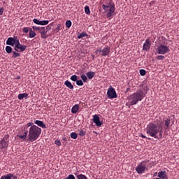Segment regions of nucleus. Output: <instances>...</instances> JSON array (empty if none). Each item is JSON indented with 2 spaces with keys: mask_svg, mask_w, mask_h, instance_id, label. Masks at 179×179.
I'll use <instances>...</instances> for the list:
<instances>
[{
  "mask_svg": "<svg viewBox=\"0 0 179 179\" xmlns=\"http://www.w3.org/2000/svg\"><path fill=\"white\" fill-rule=\"evenodd\" d=\"M162 122L150 123L146 127V134L155 139H163V126Z\"/></svg>",
  "mask_w": 179,
  "mask_h": 179,
  "instance_id": "obj_1",
  "label": "nucleus"
},
{
  "mask_svg": "<svg viewBox=\"0 0 179 179\" xmlns=\"http://www.w3.org/2000/svg\"><path fill=\"white\" fill-rule=\"evenodd\" d=\"M29 128L28 132V141L29 142H34V141H37L38 138H40V135H41V128L36 126L33 122H28L24 127V129H27Z\"/></svg>",
  "mask_w": 179,
  "mask_h": 179,
  "instance_id": "obj_2",
  "label": "nucleus"
},
{
  "mask_svg": "<svg viewBox=\"0 0 179 179\" xmlns=\"http://www.w3.org/2000/svg\"><path fill=\"white\" fill-rule=\"evenodd\" d=\"M146 93H148V87L145 86L143 89L138 90L136 92L129 96L128 104H129V106H135V104H138V101H142V100H143Z\"/></svg>",
  "mask_w": 179,
  "mask_h": 179,
  "instance_id": "obj_3",
  "label": "nucleus"
},
{
  "mask_svg": "<svg viewBox=\"0 0 179 179\" xmlns=\"http://www.w3.org/2000/svg\"><path fill=\"white\" fill-rule=\"evenodd\" d=\"M7 45H11V47H14V51H19L20 52H23L26 51V48L27 46L26 45L20 44V41H19L17 36H14L13 38L9 37L6 41Z\"/></svg>",
  "mask_w": 179,
  "mask_h": 179,
  "instance_id": "obj_4",
  "label": "nucleus"
},
{
  "mask_svg": "<svg viewBox=\"0 0 179 179\" xmlns=\"http://www.w3.org/2000/svg\"><path fill=\"white\" fill-rule=\"evenodd\" d=\"M105 3L106 4L102 5V8L104 12H108L106 17L108 18L111 17V16H113V13L115 12V5L111 0H108Z\"/></svg>",
  "mask_w": 179,
  "mask_h": 179,
  "instance_id": "obj_5",
  "label": "nucleus"
},
{
  "mask_svg": "<svg viewBox=\"0 0 179 179\" xmlns=\"http://www.w3.org/2000/svg\"><path fill=\"white\" fill-rule=\"evenodd\" d=\"M169 52H170V48L166 45L160 44L157 48V54L164 55Z\"/></svg>",
  "mask_w": 179,
  "mask_h": 179,
  "instance_id": "obj_6",
  "label": "nucleus"
},
{
  "mask_svg": "<svg viewBox=\"0 0 179 179\" xmlns=\"http://www.w3.org/2000/svg\"><path fill=\"white\" fill-rule=\"evenodd\" d=\"M148 163V161H143L137 166V167L136 168V171L138 173V174H142L145 173V170H148V166H146Z\"/></svg>",
  "mask_w": 179,
  "mask_h": 179,
  "instance_id": "obj_7",
  "label": "nucleus"
},
{
  "mask_svg": "<svg viewBox=\"0 0 179 179\" xmlns=\"http://www.w3.org/2000/svg\"><path fill=\"white\" fill-rule=\"evenodd\" d=\"M107 96L109 99H117V97H118V96L117 95V92H115V90L113 87L108 88L107 92Z\"/></svg>",
  "mask_w": 179,
  "mask_h": 179,
  "instance_id": "obj_8",
  "label": "nucleus"
},
{
  "mask_svg": "<svg viewBox=\"0 0 179 179\" xmlns=\"http://www.w3.org/2000/svg\"><path fill=\"white\" fill-rule=\"evenodd\" d=\"M8 142H9L8 136H4L0 142V150H2V149H5V148H6L9 145L8 144Z\"/></svg>",
  "mask_w": 179,
  "mask_h": 179,
  "instance_id": "obj_9",
  "label": "nucleus"
},
{
  "mask_svg": "<svg viewBox=\"0 0 179 179\" xmlns=\"http://www.w3.org/2000/svg\"><path fill=\"white\" fill-rule=\"evenodd\" d=\"M110 52V48L109 46H105L104 48H101V55L102 57H107Z\"/></svg>",
  "mask_w": 179,
  "mask_h": 179,
  "instance_id": "obj_10",
  "label": "nucleus"
},
{
  "mask_svg": "<svg viewBox=\"0 0 179 179\" xmlns=\"http://www.w3.org/2000/svg\"><path fill=\"white\" fill-rule=\"evenodd\" d=\"M93 122L96 124V127H101L103 125V122L100 121V117H99V115H94L93 116Z\"/></svg>",
  "mask_w": 179,
  "mask_h": 179,
  "instance_id": "obj_11",
  "label": "nucleus"
},
{
  "mask_svg": "<svg viewBox=\"0 0 179 179\" xmlns=\"http://www.w3.org/2000/svg\"><path fill=\"white\" fill-rule=\"evenodd\" d=\"M152 45V43L150 40L146 39L145 42L143 43V51H149L150 50V46Z\"/></svg>",
  "mask_w": 179,
  "mask_h": 179,
  "instance_id": "obj_12",
  "label": "nucleus"
},
{
  "mask_svg": "<svg viewBox=\"0 0 179 179\" xmlns=\"http://www.w3.org/2000/svg\"><path fill=\"white\" fill-rule=\"evenodd\" d=\"M34 124H36V125H38V127H40L41 128H43V129L47 128V126L45 125V124H44V122L41 120H36L34 122Z\"/></svg>",
  "mask_w": 179,
  "mask_h": 179,
  "instance_id": "obj_13",
  "label": "nucleus"
},
{
  "mask_svg": "<svg viewBox=\"0 0 179 179\" xmlns=\"http://www.w3.org/2000/svg\"><path fill=\"white\" fill-rule=\"evenodd\" d=\"M164 122L165 125V129H170L171 126H170V118L165 117L164 119Z\"/></svg>",
  "mask_w": 179,
  "mask_h": 179,
  "instance_id": "obj_14",
  "label": "nucleus"
},
{
  "mask_svg": "<svg viewBox=\"0 0 179 179\" xmlns=\"http://www.w3.org/2000/svg\"><path fill=\"white\" fill-rule=\"evenodd\" d=\"M158 177L162 179H169L167 177V173H166V171L159 172Z\"/></svg>",
  "mask_w": 179,
  "mask_h": 179,
  "instance_id": "obj_15",
  "label": "nucleus"
},
{
  "mask_svg": "<svg viewBox=\"0 0 179 179\" xmlns=\"http://www.w3.org/2000/svg\"><path fill=\"white\" fill-rule=\"evenodd\" d=\"M79 111V104H76L71 108L72 114H76Z\"/></svg>",
  "mask_w": 179,
  "mask_h": 179,
  "instance_id": "obj_16",
  "label": "nucleus"
},
{
  "mask_svg": "<svg viewBox=\"0 0 179 179\" xmlns=\"http://www.w3.org/2000/svg\"><path fill=\"white\" fill-rule=\"evenodd\" d=\"M65 86L68 87L69 89H71V90H73V85L69 80H66L64 83Z\"/></svg>",
  "mask_w": 179,
  "mask_h": 179,
  "instance_id": "obj_17",
  "label": "nucleus"
},
{
  "mask_svg": "<svg viewBox=\"0 0 179 179\" xmlns=\"http://www.w3.org/2000/svg\"><path fill=\"white\" fill-rule=\"evenodd\" d=\"M94 75H96V73L93 71H88L86 73L87 78H88V79H92V78H94Z\"/></svg>",
  "mask_w": 179,
  "mask_h": 179,
  "instance_id": "obj_18",
  "label": "nucleus"
},
{
  "mask_svg": "<svg viewBox=\"0 0 179 179\" xmlns=\"http://www.w3.org/2000/svg\"><path fill=\"white\" fill-rule=\"evenodd\" d=\"M28 96L29 94H27V93L20 94H18V99L23 100V99H27Z\"/></svg>",
  "mask_w": 179,
  "mask_h": 179,
  "instance_id": "obj_19",
  "label": "nucleus"
},
{
  "mask_svg": "<svg viewBox=\"0 0 179 179\" xmlns=\"http://www.w3.org/2000/svg\"><path fill=\"white\" fill-rule=\"evenodd\" d=\"M35 36H37V34H36V32H34L33 31V29L31 28L29 29V38H34V37Z\"/></svg>",
  "mask_w": 179,
  "mask_h": 179,
  "instance_id": "obj_20",
  "label": "nucleus"
},
{
  "mask_svg": "<svg viewBox=\"0 0 179 179\" xmlns=\"http://www.w3.org/2000/svg\"><path fill=\"white\" fill-rule=\"evenodd\" d=\"M12 178H13V174L8 173V175L1 176L0 179H12Z\"/></svg>",
  "mask_w": 179,
  "mask_h": 179,
  "instance_id": "obj_21",
  "label": "nucleus"
},
{
  "mask_svg": "<svg viewBox=\"0 0 179 179\" xmlns=\"http://www.w3.org/2000/svg\"><path fill=\"white\" fill-rule=\"evenodd\" d=\"M20 50H18V51H13V58H17V57H20Z\"/></svg>",
  "mask_w": 179,
  "mask_h": 179,
  "instance_id": "obj_22",
  "label": "nucleus"
},
{
  "mask_svg": "<svg viewBox=\"0 0 179 179\" xmlns=\"http://www.w3.org/2000/svg\"><path fill=\"white\" fill-rule=\"evenodd\" d=\"M27 134H28V131H26L25 132H24V135H20L18 136L20 139H22L23 141H24L27 138Z\"/></svg>",
  "mask_w": 179,
  "mask_h": 179,
  "instance_id": "obj_23",
  "label": "nucleus"
},
{
  "mask_svg": "<svg viewBox=\"0 0 179 179\" xmlns=\"http://www.w3.org/2000/svg\"><path fill=\"white\" fill-rule=\"evenodd\" d=\"M40 34H47V31L45 27H41L39 29Z\"/></svg>",
  "mask_w": 179,
  "mask_h": 179,
  "instance_id": "obj_24",
  "label": "nucleus"
},
{
  "mask_svg": "<svg viewBox=\"0 0 179 179\" xmlns=\"http://www.w3.org/2000/svg\"><path fill=\"white\" fill-rule=\"evenodd\" d=\"M83 37H87V34L85 31L82 32L80 34L78 35V38H83Z\"/></svg>",
  "mask_w": 179,
  "mask_h": 179,
  "instance_id": "obj_25",
  "label": "nucleus"
},
{
  "mask_svg": "<svg viewBox=\"0 0 179 179\" xmlns=\"http://www.w3.org/2000/svg\"><path fill=\"white\" fill-rule=\"evenodd\" d=\"M76 178L77 179H88L87 176H85V175H83L82 173H80L79 175H77L76 176Z\"/></svg>",
  "mask_w": 179,
  "mask_h": 179,
  "instance_id": "obj_26",
  "label": "nucleus"
},
{
  "mask_svg": "<svg viewBox=\"0 0 179 179\" xmlns=\"http://www.w3.org/2000/svg\"><path fill=\"white\" fill-rule=\"evenodd\" d=\"M70 136L72 139H77L78 134H76V132H72V133H71Z\"/></svg>",
  "mask_w": 179,
  "mask_h": 179,
  "instance_id": "obj_27",
  "label": "nucleus"
},
{
  "mask_svg": "<svg viewBox=\"0 0 179 179\" xmlns=\"http://www.w3.org/2000/svg\"><path fill=\"white\" fill-rule=\"evenodd\" d=\"M48 23H50V21L43 20V21H41V24L39 26H47V24H48Z\"/></svg>",
  "mask_w": 179,
  "mask_h": 179,
  "instance_id": "obj_28",
  "label": "nucleus"
},
{
  "mask_svg": "<svg viewBox=\"0 0 179 179\" xmlns=\"http://www.w3.org/2000/svg\"><path fill=\"white\" fill-rule=\"evenodd\" d=\"M78 135L80 136H85L86 135V131H83V129H78Z\"/></svg>",
  "mask_w": 179,
  "mask_h": 179,
  "instance_id": "obj_29",
  "label": "nucleus"
},
{
  "mask_svg": "<svg viewBox=\"0 0 179 179\" xmlns=\"http://www.w3.org/2000/svg\"><path fill=\"white\" fill-rule=\"evenodd\" d=\"M6 52H7V54H11L12 52V47L10 46H6Z\"/></svg>",
  "mask_w": 179,
  "mask_h": 179,
  "instance_id": "obj_30",
  "label": "nucleus"
},
{
  "mask_svg": "<svg viewBox=\"0 0 179 179\" xmlns=\"http://www.w3.org/2000/svg\"><path fill=\"white\" fill-rule=\"evenodd\" d=\"M85 13L86 15H90V8H89V6L85 7Z\"/></svg>",
  "mask_w": 179,
  "mask_h": 179,
  "instance_id": "obj_31",
  "label": "nucleus"
},
{
  "mask_svg": "<svg viewBox=\"0 0 179 179\" xmlns=\"http://www.w3.org/2000/svg\"><path fill=\"white\" fill-rule=\"evenodd\" d=\"M71 80H72L73 82H76L78 80V76L76 75L71 76Z\"/></svg>",
  "mask_w": 179,
  "mask_h": 179,
  "instance_id": "obj_32",
  "label": "nucleus"
},
{
  "mask_svg": "<svg viewBox=\"0 0 179 179\" xmlns=\"http://www.w3.org/2000/svg\"><path fill=\"white\" fill-rule=\"evenodd\" d=\"M71 26H72V22H71V20H67L66 22V27L69 29L71 27Z\"/></svg>",
  "mask_w": 179,
  "mask_h": 179,
  "instance_id": "obj_33",
  "label": "nucleus"
},
{
  "mask_svg": "<svg viewBox=\"0 0 179 179\" xmlns=\"http://www.w3.org/2000/svg\"><path fill=\"white\" fill-rule=\"evenodd\" d=\"M81 79L85 83L87 82V76L85 74L81 75Z\"/></svg>",
  "mask_w": 179,
  "mask_h": 179,
  "instance_id": "obj_34",
  "label": "nucleus"
},
{
  "mask_svg": "<svg viewBox=\"0 0 179 179\" xmlns=\"http://www.w3.org/2000/svg\"><path fill=\"white\" fill-rule=\"evenodd\" d=\"M166 57H164V55L157 56V59H158V61H163V59H164Z\"/></svg>",
  "mask_w": 179,
  "mask_h": 179,
  "instance_id": "obj_35",
  "label": "nucleus"
},
{
  "mask_svg": "<svg viewBox=\"0 0 179 179\" xmlns=\"http://www.w3.org/2000/svg\"><path fill=\"white\" fill-rule=\"evenodd\" d=\"M76 85L78 86H83V81H82V80H77Z\"/></svg>",
  "mask_w": 179,
  "mask_h": 179,
  "instance_id": "obj_36",
  "label": "nucleus"
},
{
  "mask_svg": "<svg viewBox=\"0 0 179 179\" xmlns=\"http://www.w3.org/2000/svg\"><path fill=\"white\" fill-rule=\"evenodd\" d=\"M59 30H62V25L61 24H59L56 28L57 33H58Z\"/></svg>",
  "mask_w": 179,
  "mask_h": 179,
  "instance_id": "obj_37",
  "label": "nucleus"
},
{
  "mask_svg": "<svg viewBox=\"0 0 179 179\" xmlns=\"http://www.w3.org/2000/svg\"><path fill=\"white\" fill-rule=\"evenodd\" d=\"M140 75L141 76H145L146 75V71L144 69H141L140 70Z\"/></svg>",
  "mask_w": 179,
  "mask_h": 179,
  "instance_id": "obj_38",
  "label": "nucleus"
},
{
  "mask_svg": "<svg viewBox=\"0 0 179 179\" xmlns=\"http://www.w3.org/2000/svg\"><path fill=\"white\" fill-rule=\"evenodd\" d=\"M30 29L31 28H29V27H24L22 29V31H23V33H27V32L30 31Z\"/></svg>",
  "mask_w": 179,
  "mask_h": 179,
  "instance_id": "obj_39",
  "label": "nucleus"
},
{
  "mask_svg": "<svg viewBox=\"0 0 179 179\" xmlns=\"http://www.w3.org/2000/svg\"><path fill=\"white\" fill-rule=\"evenodd\" d=\"M33 22H34V23H35V24H38V25L40 26V24H41V21H40L39 20H37V19L34 18V19L33 20Z\"/></svg>",
  "mask_w": 179,
  "mask_h": 179,
  "instance_id": "obj_40",
  "label": "nucleus"
},
{
  "mask_svg": "<svg viewBox=\"0 0 179 179\" xmlns=\"http://www.w3.org/2000/svg\"><path fill=\"white\" fill-rule=\"evenodd\" d=\"M55 145H57V146H61V145H62L61 141H60V140H58V139H57V140L55 141Z\"/></svg>",
  "mask_w": 179,
  "mask_h": 179,
  "instance_id": "obj_41",
  "label": "nucleus"
},
{
  "mask_svg": "<svg viewBox=\"0 0 179 179\" xmlns=\"http://www.w3.org/2000/svg\"><path fill=\"white\" fill-rule=\"evenodd\" d=\"M66 179H76L75 178V176L71 174V175H69L68 177L66 178Z\"/></svg>",
  "mask_w": 179,
  "mask_h": 179,
  "instance_id": "obj_42",
  "label": "nucleus"
},
{
  "mask_svg": "<svg viewBox=\"0 0 179 179\" xmlns=\"http://www.w3.org/2000/svg\"><path fill=\"white\" fill-rule=\"evenodd\" d=\"M33 30H36L38 31H40L41 27H32Z\"/></svg>",
  "mask_w": 179,
  "mask_h": 179,
  "instance_id": "obj_43",
  "label": "nucleus"
},
{
  "mask_svg": "<svg viewBox=\"0 0 179 179\" xmlns=\"http://www.w3.org/2000/svg\"><path fill=\"white\" fill-rule=\"evenodd\" d=\"M95 52L96 54H97V55H100V54H101V48H100L99 50H96Z\"/></svg>",
  "mask_w": 179,
  "mask_h": 179,
  "instance_id": "obj_44",
  "label": "nucleus"
},
{
  "mask_svg": "<svg viewBox=\"0 0 179 179\" xmlns=\"http://www.w3.org/2000/svg\"><path fill=\"white\" fill-rule=\"evenodd\" d=\"M3 10H4L3 7H1L0 8V16H2V15H3Z\"/></svg>",
  "mask_w": 179,
  "mask_h": 179,
  "instance_id": "obj_45",
  "label": "nucleus"
},
{
  "mask_svg": "<svg viewBox=\"0 0 179 179\" xmlns=\"http://www.w3.org/2000/svg\"><path fill=\"white\" fill-rule=\"evenodd\" d=\"M45 29L46 30V31L48 33V31H50V30H51V27L50 25H48L46 27V28H45Z\"/></svg>",
  "mask_w": 179,
  "mask_h": 179,
  "instance_id": "obj_46",
  "label": "nucleus"
},
{
  "mask_svg": "<svg viewBox=\"0 0 179 179\" xmlns=\"http://www.w3.org/2000/svg\"><path fill=\"white\" fill-rule=\"evenodd\" d=\"M46 34H41L42 38H47V36H45Z\"/></svg>",
  "mask_w": 179,
  "mask_h": 179,
  "instance_id": "obj_47",
  "label": "nucleus"
},
{
  "mask_svg": "<svg viewBox=\"0 0 179 179\" xmlns=\"http://www.w3.org/2000/svg\"><path fill=\"white\" fill-rule=\"evenodd\" d=\"M141 138H146V136H145V135H143V134H141Z\"/></svg>",
  "mask_w": 179,
  "mask_h": 179,
  "instance_id": "obj_48",
  "label": "nucleus"
},
{
  "mask_svg": "<svg viewBox=\"0 0 179 179\" xmlns=\"http://www.w3.org/2000/svg\"><path fill=\"white\" fill-rule=\"evenodd\" d=\"M13 179H17V176H13Z\"/></svg>",
  "mask_w": 179,
  "mask_h": 179,
  "instance_id": "obj_49",
  "label": "nucleus"
},
{
  "mask_svg": "<svg viewBox=\"0 0 179 179\" xmlns=\"http://www.w3.org/2000/svg\"><path fill=\"white\" fill-rule=\"evenodd\" d=\"M92 58H93V59H94V55H92Z\"/></svg>",
  "mask_w": 179,
  "mask_h": 179,
  "instance_id": "obj_50",
  "label": "nucleus"
},
{
  "mask_svg": "<svg viewBox=\"0 0 179 179\" xmlns=\"http://www.w3.org/2000/svg\"><path fill=\"white\" fill-rule=\"evenodd\" d=\"M94 134H97V132H96V131H94Z\"/></svg>",
  "mask_w": 179,
  "mask_h": 179,
  "instance_id": "obj_51",
  "label": "nucleus"
}]
</instances>
